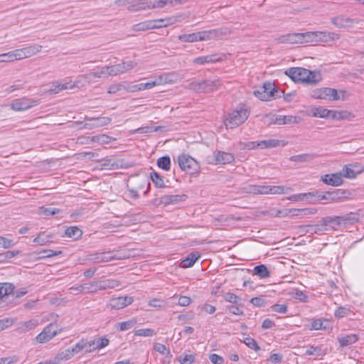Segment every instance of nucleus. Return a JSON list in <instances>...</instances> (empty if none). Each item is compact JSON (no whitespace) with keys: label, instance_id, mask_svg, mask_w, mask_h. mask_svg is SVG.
<instances>
[{"label":"nucleus","instance_id":"f257e3e1","mask_svg":"<svg viewBox=\"0 0 364 364\" xmlns=\"http://www.w3.org/2000/svg\"><path fill=\"white\" fill-rule=\"evenodd\" d=\"M293 81L306 84H316L321 80V75L317 72H312L304 68H290L285 71Z\"/></svg>","mask_w":364,"mask_h":364},{"label":"nucleus","instance_id":"f03ea898","mask_svg":"<svg viewBox=\"0 0 364 364\" xmlns=\"http://www.w3.org/2000/svg\"><path fill=\"white\" fill-rule=\"evenodd\" d=\"M178 163L183 171L191 176L197 175L200 171V166L198 161L186 154L178 156Z\"/></svg>","mask_w":364,"mask_h":364},{"label":"nucleus","instance_id":"7ed1b4c3","mask_svg":"<svg viewBox=\"0 0 364 364\" xmlns=\"http://www.w3.org/2000/svg\"><path fill=\"white\" fill-rule=\"evenodd\" d=\"M220 86V82L218 80H205L201 81H193L190 82L187 87L196 92H210Z\"/></svg>","mask_w":364,"mask_h":364},{"label":"nucleus","instance_id":"20e7f679","mask_svg":"<svg viewBox=\"0 0 364 364\" xmlns=\"http://www.w3.org/2000/svg\"><path fill=\"white\" fill-rule=\"evenodd\" d=\"M254 95L263 101L281 97L279 92L276 89L274 85L271 82L264 83L262 87L254 91Z\"/></svg>","mask_w":364,"mask_h":364},{"label":"nucleus","instance_id":"39448f33","mask_svg":"<svg viewBox=\"0 0 364 364\" xmlns=\"http://www.w3.org/2000/svg\"><path fill=\"white\" fill-rule=\"evenodd\" d=\"M146 184H147V189L144 191V194H146L149 191L150 183L147 182L144 178L130 177L127 184L130 196L133 198H137L139 197L138 192L142 190Z\"/></svg>","mask_w":364,"mask_h":364},{"label":"nucleus","instance_id":"423d86ee","mask_svg":"<svg viewBox=\"0 0 364 364\" xmlns=\"http://www.w3.org/2000/svg\"><path fill=\"white\" fill-rule=\"evenodd\" d=\"M247 117V110L240 107V109H235L229 114L226 119L225 125L227 127L232 129L245 122Z\"/></svg>","mask_w":364,"mask_h":364},{"label":"nucleus","instance_id":"0eeeda50","mask_svg":"<svg viewBox=\"0 0 364 364\" xmlns=\"http://www.w3.org/2000/svg\"><path fill=\"white\" fill-rule=\"evenodd\" d=\"M311 96L316 99L336 100L340 99L336 90L329 87L317 89L312 92Z\"/></svg>","mask_w":364,"mask_h":364},{"label":"nucleus","instance_id":"6e6552de","mask_svg":"<svg viewBox=\"0 0 364 364\" xmlns=\"http://www.w3.org/2000/svg\"><path fill=\"white\" fill-rule=\"evenodd\" d=\"M85 340L86 346V353H92L96 350H100L102 348H104L107 347L109 343V341L106 336L95 339Z\"/></svg>","mask_w":364,"mask_h":364},{"label":"nucleus","instance_id":"1a4fd4ad","mask_svg":"<svg viewBox=\"0 0 364 364\" xmlns=\"http://www.w3.org/2000/svg\"><path fill=\"white\" fill-rule=\"evenodd\" d=\"M38 105L37 100L23 97L15 100L11 104V109L14 111H24Z\"/></svg>","mask_w":364,"mask_h":364},{"label":"nucleus","instance_id":"9d476101","mask_svg":"<svg viewBox=\"0 0 364 364\" xmlns=\"http://www.w3.org/2000/svg\"><path fill=\"white\" fill-rule=\"evenodd\" d=\"M137 66V63L133 60L122 62V63L109 65L111 76L125 73L126 72L134 69Z\"/></svg>","mask_w":364,"mask_h":364},{"label":"nucleus","instance_id":"9b49d317","mask_svg":"<svg viewBox=\"0 0 364 364\" xmlns=\"http://www.w3.org/2000/svg\"><path fill=\"white\" fill-rule=\"evenodd\" d=\"M351 193L348 190L335 189L333 191H329L328 202L338 203L344 201L351 196Z\"/></svg>","mask_w":364,"mask_h":364},{"label":"nucleus","instance_id":"f8f14e48","mask_svg":"<svg viewBox=\"0 0 364 364\" xmlns=\"http://www.w3.org/2000/svg\"><path fill=\"white\" fill-rule=\"evenodd\" d=\"M112 119L107 117H92L88 119V122L83 124L82 128L92 129L96 127H101L109 124Z\"/></svg>","mask_w":364,"mask_h":364},{"label":"nucleus","instance_id":"ddd939ff","mask_svg":"<svg viewBox=\"0 0 364 364\" xmlns=\"http://www.w3.org/2000/svg\"><path fill=\"white\" fill-rule=\"evenodd\" d=\"M326 230H337L342 224L339 216H326L320 220Z\"/></svg>","mask_w":364,"mask_h":364},{"label":"nucleus","instance_id":"4468645a","mask_svg":"<svg viewBox=\"0 0 364 364\" xmlns=\"http://www.w3.org/2000/svg\"><path fill=\"white\" fill-rule=\"evenodd\" d=\"M58 334L57 330L53 328V325L50 324L44 328L43 331L36 336V341L40 343H45L51 340Z\"/></svg>","mask_w":364,"mask_h":364},{"label":"nucleus","instance_id":"2eb2a0df","mask_svg":"<svg viewBox=\"0 0 364 364\" xmlns=\"http://www.w3.org/2000/svg\"><path fill=\"white\" fill-rule=\"evenodd\" d=\"M321 181L325 184L332 186H338L343 182L342 173L340 172L323 175L321 176Z\"/></svg>","mask_w":364,"mask_h":364},{"label":"nucleus","instance_id":"dca6fc26","mask_svg":"<svg viewBox=\"0 0 364 364\" xmlns=\"http://www.w3.org/2000/svg\"><path fill=\"white\" fill-rule=\"evenodd\" d=\"M204 35V41L211 40V39H219L230 34V31L227 28H221L217 29H213L209 31H203Z\"/></svg>","mask_w":364,"mask_h":364},{"label":"nucleus","instance_id":"f3484780","mask_svg":"<svg viewBox=\"0 0 364 364\" xmlns=\"http://www.w3.org/2000/svg\"><path fill=\"white\" fill-rule=\"evenodd\" d=\"M142 0H115L114 4L117 6H128L131 11H138L145 9L144 4H141Z\"/></svg>","mask_w":364,"mask_h":364},{"label":"nucleus","instance_id":"a211bd4d","mask_svg":"<svg viewBox=\"0 0 364 364\" xmlns=\"http://www.w3.org/2000/svg\"><path fill=\"white\" fill-rule=\"evenodd\" d=\"M187 198V196L185 194L181 195H164L160 197L159 199L158 205L164 204L168 205L170 204H175L181 201H183ZM158 199H156L157 201Z\"/></svg>","mask_w":364,"mask_h":364},{"label":"nucleus","instance_id":"6ab92c4d","mask_svg":"<svg viewBox=\"0 0 364 364\" xmlns=\"http://www.w3.org/2000/svg\"><path fill=\"white\" fill-rule=\"evenodd\" d=\"M134 299L131 296H119L114 298L110 301V306L112 309H120L131 304Z\"/></svg>","mask_w":364,"mask_h":364},{"label":"nucleus","instance_id":"aec40b11","mask_svg":"<svg viewBox=\"0 0 364 364\" xmlns=\"http://www.w3.org/2000/svg\"><path fill=\"white\" fill-rule=\"evenodd\" d=\"M314 116L319 117L321 118H325L328 117H331L332 119L341 118V112H335L333 110H328L321 107H316L314 109Z\"/></svg>","mask_w":364,"mask_h":364},{"label":"nucleus","instance_id":"412c9836","mask_svg":"<svg viewBox=\"0 0 364 364\" xmlns=\"http://www.w3.org/2000/svg\"><path fill=\"white\" fill-rule=\"evenodd\" d=\"M359 165L357 164H348L343 166L342 171V178L345 177L346 178H354L356 176L360 173H362L364 170L363 168H360V170H354L353 168H357Z\"/></svg>","mask_w":364,"mask_h":364},{"label":"nucleus","instance_id":"4be33fe9","mask_svg":"<svg viewBox=\"0 0 364 364\" xmlns=\"http://www.w3.org/2000/svg\"><path fill=\"white\" fill-rule=\"evenodd\" d=\"M336 339L339 343V348H343L357 342L358 336L355 333H351L343 336H338Z\"/></svg>","mask_w":364,"mask_h":364},{"label":"nucleus","instance_id":"5701e85b","mask_svg":"<svg viewBox=\"0 0 364 364\" xmlns=\"http://www.w3.org/2000/svg\"><path fill=\"white\" fill-rule=\"evenodd\" d=\"M317 212L316 208H301V209H289L287 210L286 215L294 216H304L307 215H314Z\"/></svg>","mask_w":364,"mask_h":364},{"label":"nucleus","instance_id":"b1692460","mask_svg":"<svg viewBox=\"0 0 364 364\" xmlns=\"http://www.w3.org/2000/svg\"><path fill=\"white\" fill-rule=\"evenodd\" d=\"M120 286L119 281L115 279H105L97 281V289L98 290H105L108 289H114Z\"/></svg>","mask_w":364,"mask_h":364},{"label":"nucleus","instance_id":"393cba45","mask_svg":"<svg viewBox=\"0 0 364 364\" xmlns=\"http://www.w3.org/2000/svg\"><path fill=\"white\" fill-rule=\"evenodd\" d=\"M243 191L246 193L255 194V195H266L267 188L266 186L260 185H247L243 188Z\"/></svg>","mask_w":364,"mask_h":364},{"label":"nucleus","instance_id":"a878e982","mask_svg":"<svg viewBox=\"0 0 364 364\" xmlns=\"http://www.w3.org/2000/svg\"><path fill=\"white\" fill-rule=\"evenodd\" d=\"M200 257V255L198 252H191L184 259L181 261V267L183 268L191 267Z\"/></svg>","mask_w":364,"mask_h":364},{"label":"nucleus","instance_id":"bb28decb","mask_svg":"<svg viewBox=\"0 0 364 364\" xmlns=\"http://www.w3.org/2000/svg\"><path fill=\"white\" fill-rule=\"evenodd\" d=\"M222 60V58L218 57L216 54H213L196 58L193 60V63L195 64L203 65L205 63H213L216 62H220Z\"/></svg>","mask_w":364,"mask_h":364},{"label":"nucleus","instance_id":"cd10ccee","mask_svg":"<svg viewBox=\"0 0 364 364\" xmlns=\"http://www.w3.org/2000/svg\"><path fill=\"white\" fill-rule=\"evenodd\" d=\"M235 159L234 156L228 152L218 151L215 154V160L218 164H230Z\"/></svg>","mask_w":364,"mask_h":364},{"label":"nucleus","instance_id":"c85d7f7f","mask_svg":"<svg viewBox=\"0 0 364 364\" xmlns=\"http://www.w3.org/2000/svg\"><path fill=\"white\" fill-rule=\"evenodd\" d=\"M331 22L338 28H347L350 26L353 23L352 19L344 16L333 18Z\"/></svg>","mask_w":364,"mask_h":364},{"label":"nucleus","instance_id":"c756f323","mask_svg":"<svg viewBox=\"0 0 364 364\" xmlns=\"http://www.w3.org/2000/svg\"><path fill=\"white\" fill-rule=\"evenodd\" d=\"M15 287L11 283H4L0 284V299H6L11 294H14Z\"/></svg>","mask_w":364,"mask_h":364},{"label":"nucleus","instance_id":"7c9ffc66","mask_svg":"<svg viewBox=\"0 0 364 364\" xmlns=\"http://www.w3.org/2000/svg\"><path fill=\"white\" fill-rule=\"evenodd\" d=\"M279 41L281 43H301L300 33H288L282 36Z\"/></svg>","mask_w":364,"mask_h":364},{"label":"nucleus","instance_id":"2f4dec72","mask_svg":"<svg viewBox=\"0 0 364 364\" xmlns=\"http://www.w3.org/2000/svg\"><path fill=\"white\" fill-rule=\"evenodd\" d=\"M75 86H77V84H74L71 82L68 83H60L58 82H53L52 87L50 90V92L53 93H58L61 90H67V89H72L73 87H75Z\"/></svg>","mask_w":364,"mask_h":364},{"label":"nucleus","instance_id":"473e14b6","mask_svg":"<svg viewBox=\"0 0 364 364\" xmlns=\"http://www.w3.org/2000/svg\"><path fill=\"white\" fill-rule=\"evenodd\" d=\"M267 193L266 194H282L287 193L291 191V188H286L282 186H266Z\"/></svg>","mask_w":364,"mask_h":364},{"label":"nucleus","instance_id":"72a5a7b5","mask_svg":"<svg viewBox=\"0 0 364 364\" xmlns=\"http://www.w3.org/2000/svg\"><path fill=\"white\" fill-rule=\"evenodd\" d=\"M74 355V353L71 352V348H69L64 351H62L58 353L54 358V362H56V364H59L60 362L63 360H68L70 359Z\"/></svg>","mask_w":364,"mask_h":364},{"label":"nucleus","instance_id":"f704fd0d","mask_svg":"<svg viewBox=\"0 0 364 364\" xmlns=\"http://www.w3.org/2000/svg\"><path fill=\"white\" fill-rule=\"evenodd\" d=\"M65 234L67 237L77 240L82 235V231L76 226L69 227L65 230Z\"/></svg>","mask_w":364,"mask_h":364},{"label":"nucleus","instance_id":"c9c22d12","mask_svg":"<svg viewBox=\"0 0 364 364\" xmlns=\"http://www.w3.org/2000/svg\"><path fill=\"white\" fill-rule=\"evenodd\" d=\"M254 273L261 279L268 278L270 275L269 269L264 264L255 266L254 268Z\"/></svg>","mask_w":364,"mask_h":364},{"label":"nucleus","instance_id":"e433bc0d","mask_svg":"<svg viewBox=\"0 0 364 364\" xmlns=\"http://www.w3.org/2000/svg\"><path fill=\"white\" fill-rule=\"evenodd\" d=\"M150 178L156 187L159 188L166 187L164 177L161 176L159 173L155 171H152L150 173Z\"/></svg>","mask_w":364,"mask_h":364},{"label":"nucleus","instance_id":"4c0bfd02","mask_svg":"<svg viewBox=\"0 0 364 364\" xmlns=\"http://www.w3.org/2000/svg\"><path fill=\"white\" fill-rule=\"evenodd\" d=\"M159 168L168 171L171 169V159L168 156L166 155L157 159L156 161Z\"/></svg>","mask_w":364,"mask_h":364},{"label":"nucleus","instance_id":"58836bf2","mask_svg":"<svg viewBox=\"0 0 364 364\" xmlns=\"http://www.w3.org/2000/svg\"><path fill=\"white\" fill-rule=\"evenodd\" d=\"M227 309L230 314L233 315L242 316L244 314L243 304L242 302L228 306Z\"/></svg>","mask_w":364,"mask_h":364},{"label":"nucleus","instance_id":"ea45409f","mask_svg":"<svg viewBox=\"0 0 364 364\" xmlns=\"http://www.w3.org/2000/svg\"><path fill=\"white\" fill-rule=\"evenodd\" d=\"M96 77L94 72H90L87 74L81 75L77 77V80L74 84H77V87H80V83L84 82L90 84L94 82V79Z\"/></svg>","mask_w":364,"mask_h":364},{"label":"nucleus","instance_id":"a19ab883","mask_svg":"<svg viewBox=\"0 0 364 364\" xmlns=\"http://www.w3.org/2000/svg\"><path fill=\"white\" fill-rule=\"evenodd\" d=\"M301 43H316V32L300 33Z\"/></svg>","mask_w":364,"mask_h":364},{"label":"nucleus","instance_id":"79ce46f5","mask_svg":"<svg viewBox=\"0 0 364 364\" xmlns=\"http://www.w3.org/2000/svg\"><path fill=\"white\" fill-rule=\"evenodd\" d=\"M280 141L278 139H267V140H262L259 141V145H260V149H270L277 147L280 145Z\"/></svg>","mask_w":364,"mask_h":364},{"label":"nucleus","instance_id":"37998d69","mask_svg":"<svg viewBox=\"0 0 364 364\" xmlns=\"http://www.w3.org/2000/svg\"><path fill=\"white\" fill-rule=\"evenodd\" d=\"M42 46L38 44L32 45L28 47L23 48L26 58H29L41 50Z\"/></svg>","mask_w":364,"mask_h":364},{"label":"nucleus","instance_id":"c03bdc74","mask_svg":"<svg viewBox=\"0 0 364 364\" xmlns=\"http://www.w3.org/2000/svg\"><path fill=\"white\" fill-rule=\"evenodd\" d=\"M51 237V235H45L43 232H41L36 237L33 239V242L40 245H47L50 242V239Z\"/></svg>","mask_w":364,"mask_h":364},{"label":"nucleus","instance_id":"a18cd8bd","mask_svg":"<svg viewBox=\"0 0 364 364\" xmlns=\"http://www.w3.org/2000/svg\"><path fill=\"white\" fill-rule=\"evenodd\" d=\"M112 140H115V139H114L112 136H109L108 135H106V134L96 135V136H93L91 138L92 141L97 142V143H99L101 144H109Z\"/></svg>","mask_w":364,"mask_h":364},{"label":"nucleus","instance_id":"49530a36","mask_svg":"<svg viewBox=\"0 0 364 364\" xmlns=\"http://www.w3.org/2000/svg\"><path fill=\"white\" fill-rule=\"evenodd\" d=\"M63 253L62 251H55L53 250H44L38 253L39 259L50 258L54 256L60 255Z\"/></svg>","mask_w":364,"mask_h":364},{"label":"nucleus","instance_id":"de8ad7c7","mask_svg":"<svg viewBox=\"0 0 364 364\" xmlns=\"http://www.w3.org/2000/svg\"><path fill=\"white\" fill-rule=\"evenodd\" d=\"M339 218H341V223L345 225L353 224L358 221V218L353 213H350L343 216H339Z\"/></svg>","mask_w":364,"mask_h":364},{"label":"nucleus","instance_id":"09e8293b","mask_svg":"<svg viewBox=\"0 0 364 364\" xmlns=\"http://www.w3.org/2000/svg\"><path fill=\"white\" fill-rule=\"evenodd\" d=\"M223 299L225 301H228L232 304L242 302V299L232 292H227L224 294Z\"/></svg>","mask_w":364,"mask_h":364},{"label":"nucleus","instance_id":"8fccbe9b","mask_svg":"<svg viewBox=\"0 0 364 364\" xmlns=\"http://www.w3.org/2000/svg\"><path fill=\"white\" fill-rule=\"evenodd\" d=\"M306 355L320 356L324 355L323 350L319 346H309L305 352Z\"/></svg>","mask_w":364,"mask_h":364},{"label":"nucleus","instance_id":"3c124183","mask_svg":"<svg viewBox=\"0 0 364 364\" xmlns=\"http://www.w3.org/2000/svg\"><path fill=\"white\" fill-rule=\"evenodd\" d=\"M83 350L86 353L85 340L83 338L77 343L74 346L71 347V352H73L74 355L81 352Z\"/></svg>","mask_w":364,"mask_h":364},{"label":"nucleus","instance_id":"603ef678","mask_svg":"<svg viewBox=\"0 0 364 364\" xmlns=\"http://www.w3.org/2000/svg\"><path fill=\"white\" fill-rule=\"evenodd\" d=\"M109 69V65L102 67L98 71L94 72L95 75L96 76V77L98 78L107 77L109 76H111V72Z\"/></svg>","mask_w":364,"mask_h":364},{"label":"nucleus","instance_id":"864d4df0","mask_svg":"<svg viewBox=\"0 0 364 364\" xmlns=\"http://www.w3.org/2000/svg\"><path fill=\"white\" fill-rule=\"evenodd\" d=\"M177 360L181 364H192L196 361V357L193 354H186L177 358Z\"/></svg>","mask_w":364,"mask_h":364},{"label":"nucleus","instance_id":"5fc2aeb1","mask_svg":"<svg viewBox=\"0 0 364 364\" xmlns=\"http://www.w3.org/2000/svg\"><path fill=\"white\" fill-rule=\"evenodd\" d=\"M243 343L248 346L250 349L255 350V351H258L260 350L259 346H258L256 341L250 337L245 338Z\"/></svg>","mask_w":364,"mask_h":364},{"label":"nucleus","instance_id":"6e6d98bb","mask_svg":"<svg viewBox=\"0 0 364 364\" xmlns=\"http://www.w3.org/2000/svg\"><path fill=\"white\" fill-rule=\"evenodd\" d=\"M19 254V251H6L3 253H0V262H4L7 259H9Z\"/></svg>","mask_w":364,"mask_h":364},{"label":"nucleus","instance_id":"4d7b16f0","mask_svg":"<svg viewBox=\"0 0 364 364\" xmlns=\"http://www.w3.org/2000/svg\"><path fill=\"white\" fill-rule=\"evenodd\" d=\"M312 157L307 154L294 155L290 157V161L295 162H304L311 160Z\"/></svg>","mask_w":364,"mask_h":364},{"label":"nucleus","instance_id":"13d9d810","mask_svg":"<svg viewBox=\"0 0 364 364\" xmlns=\"http://www.w3.org/2000/svg\"><path fill=\"white\" fill-rule=\"evenodd\" d=\"M82 286L83 292L85 293L95 292L97 291V281L90 283H85L82 284Z\"/></svg>","mask_w":364,"mask_h":364},{"label":"nucleus","instance_id":"bf43d9fd","mask_svg":"<svg viewBox=\"0 0 364 364\" xmlns=\"http://www.w3.org/2000/svg\"><path fill=\"white\" fill-rule=\"evenodd\" d=\"M294 291H295L292 294L294 299L302 302H308L309 297L304 292L298 289H295Z\"/></svg>","mask_w":364,"mask_h":364},{"label":"nucleus","instance_id":"052dcab7","mask_svg":"<svg viewBox=\"0 0 364 364\" xmlns=\"http://www.w3.org/2000/svg\"><path fill=\"white\" fill-rule=\"evenodd\" d=\"M155 334L156 333L152 328H141L135 331V335L139 336L149 337Z\"/></svg>","mask_w":364,"mask_h":364},{"label":"nucleus","instance_id":"680f3d73","mask_svg":"<svg viewBox=\"0 0 364 364\" xmlns=\"http://www.w3.org/2000/svg\"><path fill=\"white\" fill-rule=\"evenodd\" d=\"M250 302L255 306L257 307L265 306L267 303L266 299L262 296L253 297L250 299Z\"/></svg>","mask_w":364,"mask_h":364},{"label":"nucleus","instance_id":"e2e57ef3","mask_svg":"<svg viewBox=\"0 0 364 364\" xmlns=\"http://www.w3.org/2000/svg\"><path fill=\"white\" fill-rule=\"evenodd\" d=\"M154 349L162 355H167L170 357L171 356L170 350L167 349L164 344L158 343H155L154 346Z\"/></svg>","mask_w":364,"mask_h":364},{"label":"nucleus","instance_id":"0e129e2a","mask_svg":"<svg viewBox=\"0 0 364 364\" xmlns=\"http://www.w3.org/2000/svg\"><path fill=\"white\" fill-rule=\"evenodd\" d=\"M14 323V319L11 318H4L0 319V331L11 326Z\"/></svg>","mask_w":364,"mask_h":364},{"label":"nucleus","instance_id":"69168bd1","mask_svg":"<svg viewBox=\"0 0 364 364\" xmlns=\"http://www.w3.org/2000/svg\"><path fill=\"white\" fill-rule=\"evenodd\" d=\"M350 314V309L345 306L338 307L334 313V316L337 318H343Z\"/></svg>","mask_w":364,"mask_h":364},{"label":"nucleus","instance_id":"338daca9","mask_svg":"<svg viewBox=\"0 0 364 364\" xmlns=\"http://www.w3.org/2000/svg\"><path fill=\"white\" fill-rule=\"evenodd\" d=\"M316 192H309L304 193V201L311 203H315L318 202V198H316Z\"/></svg>","mask_w":364,"mask_h":364},{"label":"nucleus","instance_id":"774afa93","mask_svg":"<svg viewBox=\"0 0 364 364\" xmlns=\"http://www.w3.org/2000/svg\"><path fill=\"white\" fill-rule=\"evenodd\" d=\"M271 309L277 313L285 314L287 311V305L285 304H276L271 306Z\"/></svg>","mask_w":364,"mask_h":364}]
</instances>
